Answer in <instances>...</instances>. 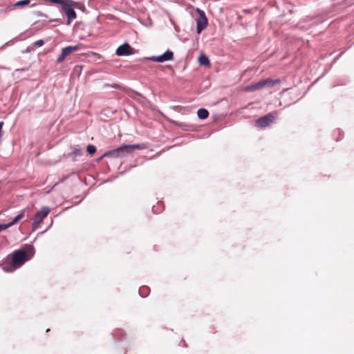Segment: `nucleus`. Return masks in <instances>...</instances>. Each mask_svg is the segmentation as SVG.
<instances>
[{
    "label": "nucleus",
    "mask_w": 354,
    "mask_h": 354,
    "mask_svg": "<svg viewBox=\"0 0 354 354\" xmlns=\"http://www.w3.org/2000/svg\"><path fill=\"white\" fill-rule=\"evenodd\" d=\"M34 254V248L30 245H26L23 248L14 251L10 255V259H7L3 263V270L8 272L15 271L29 261Z\"/></svg>",
    "instance_id": "nucleus-1"
},
{
    "label": "nucleus",
    "mask_w": 354,
    "mask_h": 354,
    "mask_svg": "<svg viewBox=\"0 0 354 354\" xmlns=\"http://www.w3.org/2000/svg\"><path fill=\"white\" fill-rule=\"evenodd\" d=\"M143 145H124L115 149H113L105 154V156L111 155L114 157L124 156L125 154L130 153L136 149H142Z\"/></svg>",
    "instance_id": "nucleus-2"
},
{
    "label": "nucleus",
    "mask_w": 354,
    "mask_h": 354,
    "mask_svg": "<svg viewBox=\"0 0 354 354\" xmlns=\"http://www.w3.org/2000/svg\"><path fill=\"white\" fill-rule=\"evenodd\" d=\"M279 83V80H272L270 78L261 80L259 82L252 84L251 85H249L246 86L244 88V91H254L257 90H261L266 87H272L274 86L275 84H277Z\"/></svg>",
    "instance_id": "nucleus-3"
},
{
    "label": "nucleus",
    "mask_w": 354,
    "mask_h": 354,
    "mask_svg": "<svg viewBox=\"0 0 354 354\" xmlns=\"http://www.w3.org/2000/svg\"><path fill=\"white\" fill-rule=\"evenodd\" d=\"M50 212V209L48 207H42L35 215L32 227L34 229L37 228L43 220L49 214Z\"/></svg>",
    "instance_id": "nucleus-4"
},
{
    "label": "nucleus",
    "mask_w": 354,
    "mask_h": 354,
    "mask_svg": "<svg viewBox=\"0 0 354 354\" xmlns=\"http://www.w3.org/2000/svg\"><path fill=\"white\" fill-rule=\"evenodd\" d=\"M276 115H277V113L273 112V113H269L267 115L259 118L256 121V126L260 129H264V128L268 127L274 120Z\"/></svg>",
    "instance_id": "nucleus-5"
},
{
    "label": "nucleus",
    "mask_w": 354,
    "mask_h": 354,
    "mask_svg": "<svg viewBox=\"0 0 354 354\" xmlns=\"http://www.w3.org/2000/svg\"><path fill=\"white\" fill-rule=\"evenodd\" d=\"M80 46L81 45L68 46L62 48L61 54L57 59V63H62L67 56L71 55L72 53L80 50Z\"/></svg>",
    "instance_id": "nucleus-6"
},
{
    "label": "nucleus",
    "mask_w": 354,
    "mask_h": 354,
    "mask_svg": "<svg viewBox=\"0 0 354 354\" xmlns=\"http://www.w3.org/2000/svg\"><path fill=\"white\" fill-rule=\"evenodd\" d=\"M198 11L199 12L200 17L196 20L197 27H196V31L197 33H201V31L205 29L207 26V19L203 11H201L198 9Z\"/></svg>",
    "instance_id": "nucleus-7"
},
{
    "label": "nucleus",
    "mask_w": 354,
    "mask_h": 354,
    "mask_svg": "<svg viewBox=\"0 0 354 354\" xmlns=\"http://www.w3.org/2000/svg\"><path fill=\"white\" fill-rule=\"evenodd\" d=\"M133 53V48L127 43L120 46L116 50V55L118 56L130 55Z\"/></svg>",
    "instance_id": "nucleus-8"
},
{
    "label": "nucleus",
    "mask_w": 354,
    "mask_h": 354,
    "mask_svg": "<svg viewBox=\"0 0 354 354\" xmlns=\"http://www.w3.org/2000/svg\"><path fill=\"white\" fill-rule=\"evenodd\" d=\"M174 59V53L167 50L162 55L159 56H153L150 58L151 60L156 62H164L165 61L172 60Z\"/></svg>",
    "instance_id": "nucleus-9"
},
{
    "label": "nucleus",
    "mask_w": 354,
    "mask_h": 354,
    "mask_svg": "<svg viewBox=\"0 0 354 354\" xmlns=\"http://www.w3.org/2000/svg\"><path fill=\"white\" fill-rule=\"evenodd\" d=\"M26 209L21 210V212L9 223L8 224H0V232L8 229V227L17 223L21 219L24 218Z\"/></svg>",
    "instance_id": "nucleus-10"
},
{
    "label": "nucleus",
    "mask_w": 354,
    "mask_h": 354,
    "mask_svg": "<svg viewBox=\"0 0 354 354\" xmlns=\"http://www.w3.org/2000/svg\"><path fill=\"white\" fill-rule=\"evenodd\" d=\"M26 209L21 210V212L9 223L8 224H0V232L8 229V227L17 223L21 219L24 218Z\"/></svg>",
    "instance_id": "nucleus-11"
},
{
    "label": "nucleus",
    "mask_w": 354,
    "mask_h": 354,
    "mask_svg": "<svg viewBox=\"0 0 354 354\" xmlns=\"http://www.w3.org/2000/svg\"><path fill=\"white\" fill-rule=\"evenodd\" d=\"M70 6H62V10H64L65 15L67 17V24L69 25L71 21L76 18V12L73 9L69 8Z\"/></svg>",
    "instance_id": "nucleus-12"
},
{
    "label": "nucleus",
    "mask_w": 354,
    "mask_h": 354,
    "mask_svg": "<svg viewBox=\"0 0 354 354\" xmlns=\"http://www.w3.org/2000/svg\"><path fill=\"white\" fill-rule=\"evenodd\" d=\"M198 60L199 64L202 66H209V58L204 54L201 55L198 57Z\"/></svg>",
    "instance_id": "nucleus-13"
},
{
    "label": "nucleus",
    "mask_w": 354,
    "mask_h": 354,
    "mask_svg": "<svg viewBox=\"0 0 354 354\" xmlns=\"http://www.w3.org/2000/svg\"><path fill=\"white\" fill-rule=\"evenodd\" d=\"M30 0L19 1H17L15 4L10 6H8V9L12 10L14 7L26 6H28L30 3Z\"/></svg>",
    "instance_id": "nucleus-14"
},
{
    "label": "nucleus",
    "mask_w": 354,
    "mask_h": 354,
    "mask_svg": "<svg viewBox=\"0 0 354 354\" xmlns=\"http://www.w3.org/2000/svg\"><path fill=\"white\" fill-rule=\"evenodd\" d=\"M197 115L200 119H206L209 115V112L205 109H200L197 111Z\"/></svg>",
    "instance_id": "nucleus-15"
},
{
    "label": "nucleus",
    "mask_w": 354,
    "mask_h": 354,
    "mask_svg": "<svg viewBox=\"0 0 354 354\" xmlns=\"http://www.w3.org/2000/svg\"><path fill=\"white\" fill-rule=\"evenodd\" d=\"M50 1L51 2H53V3H55L61 4L63 6H71V4H72V1H70V0H50Z\"/></svg>",
    "instance_id": "nucleus-16"
},
{
    "label": "nucleus",
    "mask_w": 354,
    "mask_h": 354,
    "mask_svg": "<svg viewBox=\"0 0 354 354\" xmlns=\"http://www.w3.org/2000/svg\"><path fill=\"white\" fill-rule=\"evenodd\" d=\"M86 151L88 153L93 155L96 151V147L93 145H89L87 146Z\"/></svg>",
    "instance_id": "nucleus-17"
},
{
    "label": "nucleus",
    "mask_w": 354,
    "mask_h": 354,
    "mask_svg": "<svg viewBox=\"0 0 354 354\" xmlns=\"http://www.w3.org/2000/svg\"><path fill=\"white\" fill-rule=\"evenodd\" d=\"M34 45L37 47L41 46L44 45V41L42 39L37 40L34 43Z\"/></svg>",
    "instance_id": "nucleus-18"
},
{
    "label": "nucleus",
    "mask_w": 354,
    "mask_h": 354,
    "mask_svg": "<svg viewBox=\"0 0 354 354\" xmlns=\"http://www.w3.org/2000/svg\"><path fill=\"white\" fill-rule=\"evenodd\" d=\"M73 153L75 154V156H80V155L82 154L81 149H75L73 151Z\"/></svg>",
    "instance_id": "nucleus-19"
}]
</instances>
